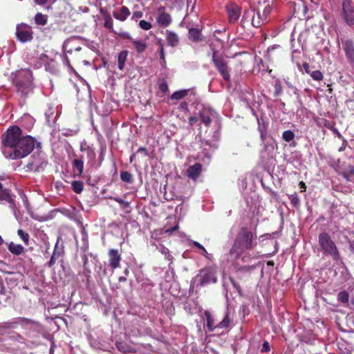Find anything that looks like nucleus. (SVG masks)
<instances>
[{
  "instance_id": "5",
  "label": "nucleus",
  "mask_w": 354,
  "mask_h": 354,
  "mask_svg": "<svg viewBox=\"0 0 354 354\" xmlns=\"http://www.w3.org/2000/svg\"><path fill=\"white\" fill-rule=\"evenodd\" d=\"M318 241L324 254L330 255L334 261H338L340 259L337 246L328 233H320Z\"/></svg>"
},
{
  "instance_id": "16",
  "label": "nucleus",
  "mask_w": 354,
  "mask_h": 354,
  "mask_svg": "<svg viewBox=\"0 0 354 354\" xmlns=\"http://www.w3.org/2000/svg\"><path fill=\"white\" fill-rule=\"evenodd\" d=\"M63 254L64 250L62 248H59L57 241L55 245L53 254L51 255V257L48 262V267L52 268L55 264L56 260L61 258L63 256Z\"/></svg>"
},
{
  "instance_id": "61",
  "label": "nucleus",
  "mask_w": 354,
  "mask_h": 354,
  "mask_svg": "<svg viewBox=\"0 0 354 354\" xmlns=\"http://www.w3.org/2000/svg\"><path fill=\"white\" fill-rule=\"evenodd\" d=\"M203 250V253H202V255L203 256H206L207 254V250H205V248H204V250Z\"/></svg>"
},
{
  "instance_id": "43",
  "label": "nucleus",
  "mask_w": 354,
  "mask_h": 354,
  "mask_svg": "<svg viewBox=\"0 0 354 354\" xmlns=\"http://www.w3.org/2000/svg\"><path fill=\"white\" fill-rule=\"evenodd\" d=\"M110 199L113 200V201L118 202L120 205H122L123 207H124V208L129 207V205H130V203L129 202L124 201V200H122V198H120L119 197H110Z\"/></svg>"
},
{
  "instance_id": "42",
  "label": "nucleus",
  "mask_w": 354,
  "mask_h": 354,
  "mask_svg": "<svg viewBox=\"0 0 354 354\" xmlns=\"http://www.w3.org/2000/svg\"><path fill=\"white\" fill-rule=\"evenodd\" d=\"M37 164V160L35 161L29 162L26 165V171H36L38 170L37 167H36Z\"/></svg>"
},
{
  "instance_id": "26",
  "label": "nucleus",
  "mask_w": 354,
  "mask_h": 354,
  "mask_svg": "<svg viewBox=\"0 0 354 354\" xmlns=\"http://www.w3.org/2000/svg\"><path fill=\"white\" fill-rule=\"evenodd\" d=\"M136 52L139 54L142 53L147 48V44L141 40H132Z\"/></svg>"
},
{
  "instance_id": "38",
  "label": "nucleus",
  "mask_w": 354,
  "mask_h": 354,
  "mask_svg": "<svg viewBox=\"0 0 354 354\" xmlns=\"http://www.w3.org/2000/svg\"><path fill=\"white\" fill-rule=\"evenodd\" d=\"M311 77L316 81H321L323 80V74L320 71H313L310 73Z\"/></svg>"
},
{
  "instance_id": "52",
  "label": "nucleus",
  "mask_w": 354,
  "mask_h": 354,
  "mask_svg": "<svg viewBox=\"0 0 354 354\" xmlns=\"http://www.w3.org/2000/svg\"><path fill=\"white\" fill-rule=\"evenodd\" d=\"M230 283L233 286V287L239 292H240L241 290V288L240 286L238 284V283L232 277L230 278Z\"/></svg>"
},
{
  "instance_id": "25",
  "label": "nucleus",
  "mask_w": 354,
  "mask_h": 354,
  "mask_svg": "<svg viewBox=\"0 0 354 354\" xmlns=\"http://www.w3.org/2000/svg\"><path fill=\"white\" fill-rule=\"evenodd\" d=\"M128 56V51L124 50H122L118 56V68L120 71H122L124 68L125 62L127 61V58Z\"/></svg>"
},
{
  "instance_id": "8",
  "label": "nucleus",
  "mask_w": 354,
  "mask_h": 354,
  "mask_svg": "<svg viewBox=\"0 0 354 354\" xmlns=\"http://www.w3.org/2000/svg\"><path fill=\"white\" fill-rule=\"evenodd\" d=\"M204 315L207 321V328L210 332L214 331L216 328L221 329L228 328L231 322L228 313H226L223 320L216 325L214 324V319L210 312L206 310L205 311Z\"/></svg>"
},
{
  "instance_id": "15",
  "label": "nucleus",
  "mask_w": 354,
  "mask_h": 354,
  "mask_svg": "<svg viewBox=\"0 0 354 354\" xmlns=\"http://www.w3.org/2000/svg\"><path fill=\"white\" fill-rule=\"evenodd\" d=\"M202 165L199 162H196L194 165H191L187 169V176L194 180H196L201 174Z\"/></svg>"
},
{
  "instance_id": "57",
  "label": "nucleus",
  "mask_w": 354,
  "mask_h": 354,
  "mask_svg": "<svg viewBox=\"0 0 354 354\" xmlns=\"http://www.w3.org/2000/svg\"><path fill=\"white\" fill-rule=\"evenodd\" d=\"M34 1L38 5L44 6L48 2V0H34Z\"/></svg>"
},
{
  "instance_id": "41",
  "label": "nucleus",
  "mask_w": 354,
  "mask_h": 354,
  "mask_svg": "<svg viewBox=\"0 0 354 354\" xmlns=\"http://www.w3.org/2000/svg\"><path fill=\"white\" fill-rule=\"evenodd\" d=\"M139 26L144 30H149L152 28V24L145 20H140L139 22Z\"/></svg>"
},
{
  "instance_id": "22",
  "label": "nucleus",
  "mask_w": 354,
  "mask_h": 354,
  "mask_svg": "<svg viewBox=\"0 0 354 354\" xmlns=\"http://www.w3.org/2000/svg\"><path fill=\"white\" fill-rule=\"evenodd\" d=\"M0 186V201H6L8 203H12L13 200L10 190L7 188H4L1 183Z\"/></svg>"
},
{
  "instance_id": "53",
  "label": "nucleus",
  "mask_w": 354,
  "mask_h": 354,
  "mask_svg": "<svg viewBox=\"0 0 354 354\" xmlns=\"http://www.w3.org/2000/svg\"><path fill=\"white\" fill-rule=\"evenodd\" d=\"M137 153H142L145 157L149 156V152L146 147H141L137 150Z\"/></svg>"
},
{
  "instance_id": "63",
  "label": "nucleus",
  "mask_w": 354,
  "mask_h": 354,
  "mask_svg": "<svg viewBox=\"0 0 354 354\" xmlns=\"http://www.w3.org/2000/svg\"><path fill=\"white\" fill-rule=\"evenodd\" d=\"M84 264H86L87 263L88 259H87V257L86 256H84Z\"/></svg>"
},
{
  "instance_id": "9",
  "label": "nucleus",
  "mask_w": 354,
  "mask_h": 354,
  "mask_svg": "<svg viewBox=\"0 0 354 354\" xmlns=\"http://www.w3.org/2000/svg\"><path fill=\"white\" fill-rule=\"evenodd\" d=\"M342 17L346 24L349 26L354 25V3L352 0H342Z\"/></svg>"
},
{
  "instance_id": "21",
  "label": "nucleus",
  "mask_w": 354,
  "mask_h": 354,
  "mask_svg": "<svg viewBox=\"0 0 354 354\" xmlns=\"http://www.w3.org/2000/svg\"><path fill=\"white\" fill-rule=\"evenodd\" d=\"M166 39L169 46L176 47L179 44V38L178 35L170 30H166Z\"/></svg>"
},
{
  "instance_id": "17",
  "label": "nucleus",
  "mask_w": 354,
  "mask_h": 354,
  "mask_svg": "<svg viewBox=\"0 0 354 354\" xmlns=\"http://www.w3.org/2000/svg\"><path fill=\"white\" fill-rule=\"evenodd\" d=\"M130 14V10L127 6H122L119 10L113 12V17L120 21H125Z\"/></svg>"
},
{
  "instance_id": "34",
  "label": "nucleus",
  "mask_w": 354,
  "mask_h": 354,
  "mask_svg": "<svg viewBox=\"0 0 354 354\" xmlns=\"http://www.w3.org/2000/svg\"><path fill=\"white\" fill-rule=\"evenodd\" d=\"M337 299L339 301L344 304H347L349 300V295L347 291L343 290L339 292L337 295Z\"/></svg>"
},
{
  "instance_id": "10",
  "label": "nucleus",
  "mask_w": 354,
  "mask_h": 354,
  "mask_svg": "<svg viewBox=\"0 0 354 354\" xmlns=\"http://www.w3.org/2000/svg\"><path fill=\"white\" fill-rule=\"evenodd\" d=\"M15 34L17 39L22 43L30 41L32 39L33 32L32 28L26 24L17 25Z\"/></svg>"
},
{
  "instance_id": "18",
  "label": "nucleus",
  "mask_w": 354,
  "mask_h": 354,
  "mask_svg": "<svg viewBox=\"0 0 354 354\" xmlns=\"http://www.w3.org/2000/svg\"><path fill=\"white\" fill-rule=\"evenodd\" d=\"M72 167L74 172L77 171L74 174V176H82L84 170V161L83 158L80 157L75 158L72 161Z\"/></svg>"
},
{
  "instance_id": "1",
  "label": "nucleus",
  "mask_w": 354,
  "mask_h": 354,
  "mask_svg": "<svg viewBox=\"0 0 354 354\" xmlns=\"http://www.w3.org/2000/svg\"><path fill=\"white\" fill-rule=\"evenodd\" d=\"M35 142L36 140L33 137L23 136L22 130L18 126L13 125L1 136V151L8 159H21L32 152Z\"/></svg>"
},
{
  "instance_id": "29",
  "label": "nucleus",
  "mask_w": 354,
  "mask_h": 354,
  "mask_svg": "<svg viewBox=\"0 0 354 354\" xmlns=\"http://www.w3.org/2000/svg\"><path fill=\"white\" fill-rule=\"evenodd\" d=\"M72 189L76 194H80L84 189V183L81 180H75L71 183Z\"/></svg>"
},
{
  "instance_id": "3",
  "label": "nucleus",
  "mask_w": 354,
  "mask_h": 354,
  "mask_svg": "<svg viewBox=\"0 0 354 354\" xmlns=\"http://www.w3.org/2000/svg\"><path fill=\"white\" fill-rule=\"evenodd\" d=\"M255 236V234L247 227H242L236 236L234 245L230 250V254H235L237 258L243 251L252 249L257 245V243L254 242Z\"/></svg>"
},
{
  "instance_id": "24",
  "label": "nucleus",
  "mask_w": 354,
  "mask_h": 354,
  "mask_svg": "<svg viewBox=\"0 0 354 354\" xmlns=\"http://www.w3.org/2000/svg\"><path fill=\"white\" fill-rule=\"evenodd\" d=\"M8 250L15 255H19L24 252V248L20 244H15L12 242L10 243L8 246Z\"/></svg>"
},
{
  "instance_id": "27",
  "label": "nucleus",
  "mask_w": 354,
  "mask_h": 354,
  "mask_svg": "<svg viewBox=\"0 0 354 354\" xmlns=\"http://www.w3.org/2000/svg\"><path fill=\"white\" fill-rule=\"evenodd\" d=\"M48 21V16L38 12L35 16V22L38 26H45Z\"/></svg>"
},
{
  "instance_id": "30",
  "label": "nucleus",
  "mask_w": 354,
  "mask_h": 354,
  "mask_svg": "<svg viewBox=\"0 0 354 354\" xmlns=\"http://www.w3.org/2000/svg\"><path fill=\"white\" fill-rule=\"evenodd\" d=\"M354 176V167L352 165H349L348 168L343 171L342 176L346 179L347 181L351 180V178Z\"/></svg>"
},
{
  "instance_id": "19",
  "label": "nucleus",
  "mask_w": 354,
  "mask_h": 354,
  "mask_svg": "<svg viewBox=\"0 0 354 354\" xmlns=\"http://www.w3.org/2000/svg\"><path fill=\"white\" fill-rule=\"evenodd\" d=\"M199 117L202 121V122L206 126L209 127L212 123V113L209 109H203L199 111Z\"/></svg>"
},
{
  "instance_id": "59",
  "label": "nucleus",
  "mask_w": 354,
  "mask_h": 354,
  "mask_svg": "<svg viewBox=\"0 0 354 354\" xmlns=\"http://www.w3.org/2000/svg\"><path fill=\"white\" fill-rule=\"evenodd\" d=\"M193 245L201 250H204V247L197 241H194Z\"/></svg>"
},
{
  "instance_id": "20",
  "label": "nucleus",
  "mask_w": 354,
  "mask_h": 354,
  "mask_svg": "<svg viewBox=\"0 0 354 354\" xmlns=\"http://www.w3.org/2000/svg\"><path fill=\"white\" fill-rule=\"evenodd\" d=\"M188 37L190 40L194 42H199L203 40L201 30L198 28H189L188 31Z\"/></svg>"
},
{
  "instance_id": "56",
  "label": "nucleus",
  "mask_w": 354,
  "mask_h": 354,
  "mask_svg": "<svg viewBox=\"0 0 354 354\" xmlns=\"http://www.w3.org/2000/svg\"><path fill=\"white\" fill-rule=\"evenodd\" d=\"M299 187L301 189V192H304L306 190V185L304 182L300 181L299 183Z\"/></svg>"
},
{
  "instance_id": "4",
  "label": "nucleus",
  "mask_w": 354,
  "mask_h": 354,
  "mask_svg": "<svg viewBox=\"0 0 354 354\" xmlns=\"http://www.w3.org/2000/svg\"><path fill=\"white\" fill-rule=\"evenodd\" d=\"M212 62L214 67L222 76L225 82H230L231 68L229 66V62L227 60L226 57L223 54L218 53L215 48H212Z\"/></svg>"
},
{
  "instance_id": "33",
  "label": "nucleus",
  "mask_w": 354,
  "mask_h": 354,
  "mask_svg": "<svg viewBox=\"0 0 354 354\" xmlns=\"http://www.w3.org/2000/svg\"><path fill=\"white\" fill-rule=\"evenodd\" d=\"M17 234L21 238V239L24 241V243L28 245L29 243V234L24 232L22 229H19L17 230Z\"/></svg>"
},
{
  "instance_id": "12",
  "label": "nucleus",
  "mask_w": 354,
  "mask_h": 354,
  "mask_svg": "<svg viewBox=\"0 0 354 354\" xmlns=\"http://www.w3.org/2000/svg\"><path fill=\"white\" fill-rule=\"evenodd\" d=\"M109 266L112 269H117L120 266V261H122L121 254L118 250L111 248L108 251Z\"/></svg>"
},
{
  "instance_id": "44",
  "label": "nucleus",
  "mask_w": 354,
  "mask_h": 354,
  "mask_svg": "<svg viewBox=\"0 0 354 354\" xmlns=\"http://www.w3.org/2000/svg\"><path fill=\"white\" fill-rule=\"evenodd\" d=\"M158 44H160V58L162 61V64H165L166 60H165V50H164V46L161 43L160 41H158Z\"/></svg>"
},
{
  "instance_id": "54",
  "label": "nucleus",
  "mask_w": 354,
  "mask_h": 354,
  "mask_svg": "<svg viewBox=\"0 0 354 354\" xmlns=\"http://www.w3.org/2000/svg\"><path fill=\"white\" fill-rule=\"evenodd\" d=\"M198 121V118L196 116H191L189 118V123L190 126L194 125Z\"/></svg>"
},
{
  "instance_id": "37",
  "label": "nucleus",
  "mask_w": 354,
  "mask_h": 354,
  "mask_svg": "<svg viewBox=\"0 0 354 354\" xmlns=\"http://www.w3.org/2000/svg\"><path fill=\"white\" fill-rule=\"evenodd\" d=\"M157 249L165 255V259L170 261L173 259L172 256L169 254V250L165 246L160 245L159 248L157 247Z\"/></svg>"
},
{
  "instance_id": "49",
  "label": "nucleus",
  "mask_w": 354,
  "mask_h": 354,
  "mask_svg": "<svg viewBox=\"0 0 354 354\" xmlns=\"http://www.w3.org/2000/svg\"><path fill=\"white\" fill-rule=\"evenodd\" d=\"M266 127L264 124L263 125V127H259V131L260 132V136H261V139L262 141H264L266 139Z\"/></svg>"
},
{
  "instance_id": "55",
  "label": "nucleus",
  "mask_w": 354,
  "mask_h": 354,
  "mask_svg": "<svg viewBox=\"0 0 354 354\" xmlns=\"http://www.w3.org/2000/svg\"><path fill=\"white\" fill-rule=\"evenodd\" d=\"M303 67L306 71V73L308 74H310V73L311 72L310 70V66L308 63L305 62L303 64Z\"/></svg>"
},
{
  "instance_id": "23",
  "label": "nucleus",
  "mask_w": 354,
  "mask_h": 354,
  "mask_svg": "<svg viewBox=\"0 0 354 354\" xmlns=\"http://www.w3.org/2000/svg\"><path fill=\"white\" fill-rule=\"evenodd\" d=\"M115 346L118 351L124 354L135 353V349L124 342H116Z\"/></svg>"
},
{
  "instance_id": "6",
  "label": "nucleus",
  "mask_w": 354,
  "mask_h": 354,
  "mask_svg": "<svg viewBox=\"0 0 354 354\" xmlns=\"http://www.w3.org/2000/svg\"><path fill=\"white\" fill-rule=\"evenodd\" d=\"M199 285L205 286L211 283H215L217 281L216 270L214 267H207L199 271L197 277Z\"/></svg>"
},
{
  "instance_id": "35",
  "label": "nucleus",
  "mask_w": 354,
  "mask_h": 354,
  "mask_svg": "<svg viewBox=\"0 0 354 354\" xmlns=\"http://www.w3.org/2000/svg\"><path fill=\"white\" fill-rule=\"evenodd\" d=\"M282 138L286 141V142H290L292 140H294L295 138V133L290 131V130H286L285 131H283V134H282Z\"/></svg>"
},
{
  "instance_id": "50",
  "label": "nucleus",
  "mask_w": 354,
  "mask_h": 354,
  "mask_svg": "<svg viewBox=\"0 0 354 354\" xmlns=\"http://www.w3.org/2000/svg\"><path fill=\"white\" fill-rule=\"evenodd\" d=\"M270 351V346L268 342L265 341L261 346V351L263 353H267Z\"/></svg>"
},
{
  "instance_id": "51",
  "label": "nucleus",
  "mask_w": 354,
  "mask_h": 354,
  "mask_svg": "<svg viewBox=\"0 0 354 354\" xmlns=\"http://www.w3.org/2000/svg\"><path fill=\"white\" fill-rule=\"evenodd\" d=\"M118 35L122 39H129V40H131V41H132V40H133V38L131 37L130 34L127 32H120Z\"/></svg>"
},
{
  "instance_id": "60",
  "label": "nucleus",
  "mask_w": 354,
  "mask_h": 354,
  "mask_svg": "<svg viewBox=\"0 0 354 354\" xmlns=\"http://www.w3.org/2000/svg\"><path fill=\"white\" fill-rule=\"evenodd\" d=\"M118 281L119 282H125L127 281V278L125 277H120Z\"/></svg>"
},
{
  "instance_id": "13",
  "label": "nucleus",
  "mask_w": 354,
  "mask_h": 354,
  "mask_svg": "<svg viewBox=\"0 0 354 354\" xmlns=\"http://www.w3.org/2000/svg\"><path fill=\"white\" fill-rule=\"evenodd\" d=\"M158 16L157 17L156 21L159 26L167 27L171 23V15L165 12V8L164 6L158 8Z\"/></svg>"
},
{
  "instance_id": "47",
  "label": "nucleus",
  "mask_w": 354,
  "mask_h": 354,
  "mask_svg": "<svg viewBox=\"0 0 354 354\" xmlns=\"http://www.w3.org/2000/svg\"><path fill=\"white\" fill-rule=\"evenodd\" d=\"M46 165L47 162L45 161L37 160L36 167H37L38 170H37L36 171L39 172L41 171H44V167L46 166Z\"/></svg>"
},
{
  "instance_id": "64",
  "label": "nucleus",
  "mask_w": 354,
  "mask_h": 354,
  "mask_svg": "<svg viewBox=\"0 0 354 354\" xmlns=\"http://www.w3.org/2000/svg\"><path fill=\"white\" fill-rule=\"evenodd\" d=\"M334 131L337 133V136L339 137H341V134L338 132V131L337 129H335Z\"/></svg>"
},
{
  "instance_id": "7",
  "label": "nucleus",
  "mask_w": 354,
  "mask_h": 354,
  "mask_svg": "<svg viewBox=\"0 0 354 354\" xmlns=\"http://www.w3.org/2000/svg\"><path fill=\"white\" fill-rule=\"evenodd\" d=\"M272 8L269 4H267L264 8L261 10L258 8L256 11V15L254 11L252 12V18L251 19V24L254 27L259 28L263 24L268 21V17L270 15Z\"/></svg>"
},
{
  "instance_id": "46",
  "label": "nucleus",
  "mask_w": 354,
  "mask_h": 354,
  "mask_svg": "<svg viewBox=\"0 0 354 354\" xmlns=\"http://www.w3.org/2000/svg\"><path fill=\"white\" fill-rule=\"evenodd\" d=\"M250 17L252 18V12L245 10L243 13V15L241 19V23L244 24L246 21H249L250 19Z\"/></svg>"
},
{
  "instance_id": "48",
  "label": "nucleus",
  "mask_w": 354,
  "mask_h": 354,
  "mask_svg": "<svg viewBox=\"0 0 354 354\" xmlns=\"http://www.w3.org/2000/svg\"><path fill=\"white\" fill-rule=\"evenodd\" d=\"M142 16H143L142 11H135L132 14L131 19L133 21H137L138 19L142 18Z\"/></svg>"
},
{
  "instance_id": "62",
  "label": "nucleus",
  "mask_w": 354,
  "mask_h": 354,
  "mask_svg": "<svg viewBox=\"0 0 354 354\" xmlns=\"http://www.w3.org/2000/svg\"><path fill=\"white\" fill-rule=\"evenodd\" d=\"M3 243V240L2 237L0 236V246Z\"/></svg>"
},
{
  "instance_id": "32",
  "label": "nucleus",
  "mask_w": 354,
  "mask_h": 354,
  "mask_svg": "<svg viewBox=\"0 0 354 354\" xmlns=\"http://www.w3.org/2000/svg\"><path fill=\"white\" fill-rule=\"evenodd\" d=\"M120 178L123 182L131 183L133 182V176L131 173L127 171H121Z\"/></svg>"
},
{
  "instance_id": "40",
  "label": "nucleus",
  "mask_w": 354,
  "mask_h": 354,
  "mask_svg": "<svg viewBox=\"0 0 354 354\" xmlns=\"http://www.w3.org/2000/svg\"><path fill=\"white\" fill-rule=\"evenodd\" d=\"M289 199L294 207H297L299 205L300 200L297 193L290 195Z\"/></svg>"
},
{
  "instance_id": "39",
  "label": "nucleus",
  "mask_w": 354,
  "mask_h": 354,
  "mask_svg": "<svg viewBox=\"0 0 354 354\" xmlns=\"http://www.w3.org/2000/svg\"><path fill=\"white\" fill-rule=\"evenodd\" d=\"M159 90L163 93L166 94L169 91V87L167 81L162 79L159 84Z\"/></svg>"
},
{
  "instance_id": "58",
  "label": "nucleus",
  "mask_w": 354,
  "mask_h": 354,
  "mask_svg": "<svg viewBox=\"0 0 354 354\" xmlns=\"http://www.w3.org/2000/svg\"><path fill=\"white\" fill-rule=\"evenodd\" d=\"M180 108L183 110H187V103L185 102H183L180 104Z\"/></svg>"
},
{
  "instance_id": "36",
  "label": "nucleus",
  "mask_w": 354,
  "mask_h": 354,
  "mask_svg": "<svg viewBox=\"0 0 354 354\" xmlns=\"http://www.w3.org/2000/svg\"><path fill=\"white\" fill-rule=\"evenodd\" d=\"M274 97H278L281 95L283 92V88L281 82L279 80H277L274 85Z\"/></svg>"
},
{
  "instance_id": "14",
  "label": "nucleus",
  "mask_w": 354,
  "mask_h": 354,
  "mask_svg": "<svg viewBox=\"0 0 354 354\" xmlns=\"http://www.w3.org/2000/svg\"><path fill=\"white\" fill-rule=\"evenodd\" d=\"M227 11L230 23H235L240 17L241 15V7L235 3H231L227 7Z\"/></svg>"
},
{
  "instance_id": "11",
  "label": "nucleus",
  "mask_w": 354,
  "mask_h": 354,
  "mask_svg": "<svg viewBox=\"0 0 354 354\" xmlns=\"http://www.w3.org/2000/svg\"><path fill=\"white\" fill-rule=\"evenodd\" d=\"M343 49L346 58L349 64L354 67V42L351 39H346L343 42Z\"/></svg>"
},
{
  "instance_id": "45",
  "label": "nucleus",
  "mask_w": 354,
  "mask_h": 354,
  "mask_svg": "<svg viewBox=\"0 0 354 354\" xmlns=\"http://www.w3.org/2000/svg\"><path fill=\"white\" fill-rule=\"evenodd\" d=\"M82 151L84 150L86 151V153H87V156L91 159V160H93L95 159V153L93 149H92L91 148H87V149H83L82 147H81V149H80Z\"/></svg>"
},
{
  "instance_id": "2",
  "label": "nucleus",
  "mask_w": 354,
  "mask_h": 354,
  "mask_svg": "<svg viewBox=\"0 0 354 354\" xmlns=\"http://www.w3.org/2000/svg\"><path fill=\"white\" fill-rule=\"evenodd\" d=\"M8 80L12 84L14 91L21 98H26L33 92V74L29 68H20L11 72Z\"/></svg>"
},
{
  "instance_id": "31",
  "label": "nucleus",
  "mask_w": 354,
  "mask_h": 354,
  "mask_svg": "<svg viewBox=\"0 0 354 354\" xmlns=\"http://www.w3.org/2000/svg\"><path fill=\"white\" fill-rule=\"evenodd\" d=\"M104 26L105 28H108L109 31L112 32L113 30V21L109 14L104 16Z\"/></svg>"
},
{
  "instance_id": "28",
  "label": "nucleus",
  "mask_w": 354,
  "mask_h": 354,
  "mask_svg": "<svg viewBox=\"0 0 354 354\" xmlns=\"http://www.w3.org/2000/svg\"><path fill=\"white\" fill-rule=\"evenodd\" d=\"M189 92V89H183V90H179L177 91H175L172 95H171V100H180L185 97L188 95V93Z\"/></svg>"
}]
</instances>
